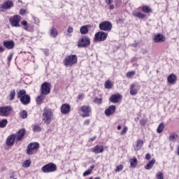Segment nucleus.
Segmentation results:
<instances>
[{
    "instance_id": "obj_1",
    "label": "nucleus",
    "mask_w": 179,
    "mask_h": 179,
    "mask_svg": "<svg viewBox=\"0 0 179 179\" xmlns=\"http://www.w3.org/2000/svg\"><path fill=\"white\" fill-rule=\"evenodd\" d=\"M78 62V56L76 55H69L65 57L63 60V65L66 68H71Z\"/></svg>"
},
{
    "instance_id": "obj_2",
    "label": "nucleus",
    "mask_w": 179,
    "mask_h": 179,
    "mask_svg": "<svg viewBox=\"0 0 179 179\" xmlns=\"http://www.w3.org/2000/svg\"><path fill=\"white\" fill-rule=\"evenodd\" d=\"M52 117H54V113H52V110L51 108H45L43 109V121L46 125H49V124L52 121Z\"/></svg>"
},
{
    "instance_id": "obj_3",
    "label": "nucleus",
    "mask_w": 179,
    "mask_h": 179,
    "mask_svg": "<svg viewBox=\"0 0 179 179\" xmlns=\"http://www.w3.org/2000/svg\"><path fill=\"white\" fill-rule=\"evenodd\" d=\"M17 98L20 99L22 104L24 106H27L30 104V96L26 95V90H22L17 92Z\"/></svg>"
},
{
    "instance_id": "obj_4",
    "label": "nucleus",
    "mask_w": 179,
    "mask_h": 179,
    "mask_svg": "<svg viewBox=\"0 0 179 179\" xmlns=\"http://www.w3.org/2000/svg\"><path fill=\"white\" fill-rule=\"evenodd\" d=\"M40 148V144L37 142L30 143L27 148V155L31 156L37 153V149Z\"/></svg>"
},
{
    "instance_id": "obj_5",
    "label": "nucleus",
    "mask_w": 179,
    "mask_h": 179,
    "mask_svg": "<svg viewBox=\"0 0 179 179\" xmlns=\"http://www.w3.org/2000/svg\"><path fill=\"white\" fill-rule=\"evenodd\" d=\"M41 171L45 173H55L57 171V165L52 162H50L42 166Z\"/></svg>"
},
{
    "instance_id": "obj_6",
    "label": "nucleus",
    "mask_w": 179,
    "mask_h": 179,
    "mask_svg": "<svg viewBox=\"0 0 179 179\" xmlns=\"http://www.w3.org/2000/svg\"><path fill=\"white\" fill-rule=\"evenodd\" d=\"M77 45L79 47V48H86V47H89V45H90V38L87 36L81 38L78 41Z\"/></svg>"
},
{
    "instance_id": "obj_7",
    "label": "nucleus",
    "mask_w": 179,
    "mask_h": 179,
    "mask_svg": "<svg viewBox=\"0 0 179 179\" xmlns=\"http://www.w3.org/2000/svg\"><path fill=\"white\" fill-rule=\"evenodd\" d=\"M51 93V83L45 82L41 85V94L47 96Z\"/></svg>"
},
{
    "instance_id": "obj_8",
    "label": "nucleus",
    "mask_w": 179,
    "mask_h": 179,
    "mask_svg": "<svg viewBox=\"0 0 179 179\" xmlns=\"http://www.w3.org/2000/svg\"><path fill=\"white\" fill-rule=\"evenodd\" d=\"M107 37H108V34L101 31L95 34L94 40V41H106Z\"/></svg>"
},
{
    "instance_id": "obj_9",
    "label": "nucleus",
    "mask_w": 179,
    "mask_h": 179,
    "mask_svg": "<svg viewBox=\"0 0 179 179\" xmlns=\"http://www.w3.org/2000/svg\"><path fill=\"white\" fill-rule=\"evenodd\" d=\"M99 27L102 31H111L113 24L109 21H103L99 24Z\"/></svg>"
},
{
    "instance_id": "obj_10",
    "label": "nucleus",
    "mask_w": 179,
    "mask_h": 179,
    "mask_svg": "<svg viewBox=\"0 0 179 179\" xmlns=\"http://www.w3.org/2000/svg\"><path fill=\"white\" fill-rule=\"evenodd\" d=\"M20 20H22L20 15H14L10 18L9 22L13 27H20Z\"/></svg>"
},
{
    "instance_id": "obj_11",
    "label": "nucleus",
    "mask_w": 179,
    "mask_h": 179,
    "mask_svg": "<svg viewBox=\"0 0 179 179\" xmlns=\"http://www.w3.org/2000/svg\"><path fill=\"white\" fill-rule=\"evenodd\" d=\"M10 111H12V106H10L0 107L1 117H9Z\"/></svg>"
},
{
    "instance_id": "obj_12",
    "label": "nucleus",
    "mask_w": 179,
    "mask_h": 179,
    "mask_svg": "<svg viewBox=\"0 0 179 179\" xmlns=\"http://www.w3.org/2000/svg\"><path fill=\"white\" fill-rule=\"evenodd\" d=\"M141 89V85L135 83H132L130 85V94L131 96H136L138 94V92Z\"/></svg>"
},
{
    "instance_id": "obj_13",
    "label": "nucleus",
    "mask_w": 179,
    "mask_h": 179,
    "mask_svg": "<svg viewBox=\"0 0 179 179\" xmlns=\"http://www.w3.org/2000/svg\"><path fill=\"white\" fill-rule=\"evenodd\" d=\"M15 135L16 142H20L24 138V135H26V129H21L16 134H13Z\"/></svg>"
},
{
    "instance_id": "obj_14",
    "label": "nucleus",
    "mask_w": 179,
    "mask_h": 179,
    "mask_svg": "<svg viewBox=\"0 0 179 179\" xmlns=\"http://www.w3.org/2000/svg\"><path fill=\"white\" fill-rule=\"evenodd\" d=\"M15 141L16 142V134H11L8 136L6 143L7 146H13L15 145Z\"/></svg>"
},
{
    "instance_id": "obj_15",
    "label": "nucleus",
    "mask_w": 179,
    "mask_h": 179,
    "mask_svg": "<svg viewBox=\"0 0 179 179\" xmlns=\"http://www.w3.org/2000/svg\"><path fill=\"white\" fill-rule=\"evenodd\" d=\"M80 110L82 111V113H83V114L82 115V117H89V113L92 111V108H90V106H82L80 108Z\"/></svg>"
},
{
    "instance_id": "obj_16",
    "label": "nucleus",
    "mask_w": 179,
    "mask_h": 179,
    "mask_svg": "<svg viewBox=\"0 0 179 179\" xmlns=\"http://www.w3.org/2000/svg\"><path fill=\"white\" fill-rule=\"evenodd\" d=\"M116 109H117V108H115V106H114V105L110 106L108 107V108L105 110V115L107 117H110V115H113V114H114V113H115Z\"/></svg>"
},
{
    "instance_id": "obj_17",
    "label": "nucleus",
    "mask_w": 179,
    "mask_h": 179,
    "mask_svg": "<svg viewBox=\"0 0 179 179\" xmlns=\"http://www.w3.org/2000/svg\"><path fill=\"white\" fill-rule=\"evenodd\" d=\"M167 82L169 85H176L177 82V76L174 73L170 74L167 78Z\"/></svg>"
},
{
    "instance_id": "obj_18",
    "label": "nucleus",
    "mask_w": 179,
    "mask_h": 179,
    "mask_svg": "<svg viewBox=\"0 0 179 179\" xmlns=\"http://www.w3.org/2000/svg\"><path fill=\"white\" fill-rule=\"evenodd\" d=\"M154 43H163L166 41V37L161 34H157L154 36Z\"/></svg>"
},
{
    "instance_id": "obj_19",
    "label": "nucleus",
    "mask_w": 179,
    "mask_h": 179,
    "mask_svg": "<svg viewBox=\"0 0 179 179\" xmlns=\"http://www.w3.org/2000/svg\"><path fill=\"white\" fill-rule=\"evenodd\" d=\"M71 111V106L68 103L62 104L61 106L62 114H68Z\"/></svg>"
},
{
    "instance_id": "obj_20",
    "label": "nucleus",
    "mask_w": 179,
    "mask_h": 179,
    "mask_svg": "<svg viewBox=\"0 0 179 179\" xmlns=\"http://www.w3.org/2000/svg\"><path fill=\"white\" fill-rule=\"evenodd\" d=\"M103 151H104V148L99 145L94 146L91 149V152L96 154L103 153Z\"/></svg>"
},
{
    "instance_id": "obj_21",
    "label": "nucleus",
    "mask_w": 179,
    "mask_h": 179,
    "mask_svg": "<svg viewBox=\"0 0 179 179\" xmlns=\"http://www.w3.org/2000/svg\"><path fill=\"white\" fill-rule=\"evenodd\" d=\"M121 97L122 96L120 94H113L110 97V101L111 103H117L118 101H120V100H121Z\"/></svg>"
},
{
    "instance_id": "obj_22",
    "label": "nucleus",
    "mask_w": 179,
    "mask_h": 179,
    "mask_svg": "<svg viewBox=\"0 0 179 179\" xmlns=\"http://www.w3.org/2000/svg\"><path fill=\"white\" fill-rule=\"evenodd\" d=\"M3 45L8 50H12L15 47V42L13 41H6L3 43Z\"/></svg>"
},
{
    "instance_id": "obj_23",
    "label": "nucleus",
    "mask_w": 179,
    "mask_h": 179,
    "mask_svg": "<svg viewBox=\"0 0 179 179\" xmlns=\"http://www.w3.org/2000/svg\"><path fill=\"white\" fill-rule=\"evenodd\" d=\"M11 8H13V2L10 0L5 1L1 6L2 9L8 10L10 9Z\"/></svg>"
},
{
    "instance_id": "obj_24",
    "label": "nucleus",
    "mask_w": 179,
    "mask_h": 179,
    "mask_svg": "<svg viewBox=\"0 0 179 179\" xmlns=\"http://www.w3.org/2000/svg\"><path fill=\"white\" fill-rule=\"evenodd\" d=\"M143 146V140H137L136 145L134 146V150L136 152H138V150H140V149H142V147Z\"/></svg>"
},
{
    "instance_id": "obj_25",
    "label": "nucleus",
    "mask_w": 179,
    "mask_h": 179,
    "mask_svg": "<svg viewBox=\"0 0 179 179\" xmlns=\"http://www.w3.org/2000/svg\"><path fill=\"white\" fill-rule=\"evenodd\" d=\"M130 162V167L131 169H135L138 164V159H136V157H133V158L129 159Z\"/></svg>"
},
{
    "instance_id": "obj_26",
    "label": "nucleus",
    "mask_w": 179,
    "mask_h": 179,
    "mask_svg": "<svg viewBox=\"0 0 179 179\" xmlns=\"http://www.w3.org/2000/svg\"><path fill=\"white\" fill-rule=\"evenodd\" d=\"M45 100V95L44 94H41L36 98V103L38 106L43 103Z\"/></svg>"
},
{
    "instance_id": "obj_27",
    "label": "nucleus",
    "mask_w": 179,
    "mask_h": 179,
    "mask_svg": "<svg viewBox=\"0 0 179 179\" xmlns=\"http://www.w3.org/2000/svg\"><path fill=\"white\" fill-rule=\"evenodd\" d=\"M155 163H156V159H152L150 162L147 164L145 166V170H150L155 166Z\"/></svg>"
},
{
    "instance_id": "obj_28",
    "label": "nucleus",
    "mask_w": 179,
    "mask_h": 179,
    "mask_svg": "<svg viewBox=\"0 0 179 179\" xmlns=\"http://www.w3.org/2000/svg\"><path fill=\"white\" fill-rule=\"evenodd\" d=\"M50 36L51 37H53V38H55V37H57V36H58V31L57 30V29H55V27H52L50 29Z\"/></svg>"
},
{
    "instance_id": "obj_29",
    "label": "nucleus",
    "mask_w": 179,
    "mask_h": 179,
    "mask_svg": "<svg viewBox=\"0 0 179 179\" xmlns=\"http://www.w3.org/2000/svg\"><path fill=\"white\" fill-rule=\"evenodd\" d=\"M94 165L91 166L87 171L83 173V177H86L87 176H90L92 174V171L93 169H94Z\"/></svg>"
},
{
    "instance_id": "obj_30",
    "label": "nucleus",
    "mask_w": 179,
    "mask_h": 179,
    "mask_svg": "<svg viewBox=\"0 0 179 179\" xmlns=\"http://www.w3.org/2000/svg\"><path fill=\"white\" fill-rule=\"evenodd\" d=\"M105 2L106 4H108V6H109V9L110 10H113L115 8L114 4H113L114 0H105Z\"/></svg>"
},
{
    "instance_id": "obj_31",
    "label": "nucleus",
    "mask_w": 179,
    "mask_h": 179,
    "mask_svg": "<svg viewBox=\"0 0 179 179\" xmlns=\"http://www.w3.org/2000/svg\"><path fill=\"white\" fill-rule=\"evenodd\" d=\"M134 16H136V17H139L140 19H145V14L138 12V11H134L133 12Z\"/></svg>"
},
{
    "instance_id": "obj_32",
    "label": "nucleus",
    "mask_w": 179,
    "mask_h": 179,
    "mask_svg": "<svg viewBox=\"0 0 179 179\" xmlns=\"http://www.w3.org/2000/svg\"><path fill=\"white\" fill-rule=\"evenodd\" d=\"M80 32L81 34H87L89 33V29L87 26H82L80 29Z\"/></svg>"
},
{
    "instance_id": "obj_33",
    "label": "nucleus",
    "mask_w": 179,
    "mask_h": 179,
    "mask_svg": "<svg viewBox=\"0 0 179 179\" xmlns=\"http://www.w3.org/2000/svg\"><path fill=\"white\" fill-rule=\"evenodd\" d=\"M15 97H16V91L13 90L10 93L8 100H10V101H13V100H15Z\"/></svg>"
},
{
    "instance_id": "obj_34",
    "label": "nucleus",
    "mask_w": 179,
    "mask_h": 179,
    "mask_svg": "<svg viewBox=\"0 0 179 179\" xmlns=\"http://www.w3.org/2000/svg\"><path fill=\"white\" fill-rule=\"evenodd\" d=\"M163 129H164V124L160 123L157 129V134H162V132H163Z\"/></svg>"
},
{
    "instance_id": "obj_35",
    "label": "nucleus",
    "mask_w": 179,
    "mask_h": 179,
    "mask_svg": "<svg viewBox=\"0 0 179 179\" xmlns=\"http://www.w3.org/2000/svg\"><path fill=\"white\" fill-rule=\"evenodd\" d=\"M32 131L34 132H41V127L37 124H34L32 126Z\"/></svg>"
},
{
    "instance_id": "obj_36",
    "label": "nucleus",
    "mask_w": 179,
    "mask_h": 179,
    "mask_svg": "<svg viewBox=\"0 0 179 179\" xmlns=\"http://www.w3.org/2000/svg\"><path fill=\"white\" fill-rule=\"evenodd\" d=\"M142 12H144V13H150V12H152V9H150L148 6H143L142 7Z\"/></svg>"
},
{
    "instance_id": "obj_37",
    "label": "nucleus",
    "mask_w": 179,
    "mask_h": 179,
    "mask_svg": "<svg viewBox=\"0 0 179 179\" xmlns=\"http://www.w3.org/2000/svg\"><path fill=\"white\" fill-rule=\"evenodd\" d=\"M8 125V120L3 119L0 121V128H5Z\"/></svg>"
},
{
    "instance_id": "obj_38",
    "label": "nucleus",
    "mask_w": 179,
    "mask_h": 179,
    "mask_svg": "<svg viewBox=\"0 0 179 179\" xmlns=\"http://www.w3.org/2000/svg\"><path fill=\"white\" fill-rule=\"evenodd\" d=\"M113 87V83H111V81L107 80L105 83V88L106 89H111Z\"/></svg>"
},
{
    "instance_id": "obj_39",
    "label": "nucleus",
    "mask_w": 179,
    "mask_h": 179,
    "mask_svg": "<svg viewBox=\"0 0 179 179\" xmlns=\"http://www.w3.org/2000/svg\"><path fill=\"white\" fill-rule=\"evenodd\" d=\"M20 115L21 117V118H22L23 120H24L27 117V111L26 110H22L20 113Z\"/></svg>"
},
{
    "instance_id": "obj_40",
    "label": "nucleus",
    "mask_w": 179,
    "mask_h": 179,
    "mask_svg": "<svg viewBox=\"0 0 179 179\" xmlns=\"http://www.w3.org/2000/svg\"><path fill=\"white\" fill-rule=\"evenodd\" d=\"M31 164V161L30 160H26L24 162L22 166L25 168L27 169V167H30V165Z\"/></svg>"
},
{
    "instance_id": "obj_41",
    "label": "nucleus",
    "mask_w": 179,
    "mask_h": 179,
    "mask_svg": "<svg viewBox=\"0 0 179 179\" xmlns=\"http://www.w3.org/2000/svg\"><path fill=\"white\" fill-rule=\"evenodd\" d=\"M156 178L157 179H164V176H163V173L161 171H159L157 174H156Z\"/></svg>"
},
{
    "instance_id": "obj_42",
    "label": "nucleus",
    "mask_w": 179,
    "mask_h": 179,
    "mask_svg": "<svg viewBox=\"0 0 179 179\" xmlns=\"http://www.w3.org/2000/svg\"><path fill=\"white\" fill-rule=\"evenodd\" d=\"M176 139H177V135L171 134V136H169V141H171V142H174Z\"/></svg>"
},
{
    "instance_id": "obj_43",
    "label": "nucleus",
    "mask_w": 179,
    "mask_h": 179,
    "mask_svg": "<svg viewBox=\"0 0 179 179\" xmlns=\"http://www.w3.org/2000/svg\"><path fill=\"white\" fill-rule=\"evenodd\" d=\"M134 75H135V71L127 72L126 76L127 78H131V76H134Z\"/></svg>"
},
{
    "instance_id": "obj_44",
    "label": "nucleus",
    "mask_w": 179,
    "mask_h": 179,
    "mask_svg": "<svg viewBox=\"0 0 179 179\" xmlns=\"http://www.w3.org/2000/svg\"><path fill=\"white\" fill-rule=\"evenodd\" d=\"M127 132H128V127H124V129H122V131L120 132V135H125V134H127Z\"/></svg>"
},
{
    "instance_id": "obj_45",
    "label": "nucleus",
    "mask_w": 179,
    "mask_h": 179,
    "mask_svg": "<svg viewBox=\"0 0 179 179\" xmlns=\"http://www.w3.org/2000/svg\"><path fill=\"white\" fill-rule=\"evenodd\" d=\"M101 101H103V99L101 98H95L94 103L96 104H101Z\"/></svg>"
},
{
    "instance_id": "obj_46",
    "label": "nucleus",
    "mask_w": 179,
    "mask_h": 179,
    "mask_svg": "<svg viewBox=\"0 0 179 179\" xmlns=\"http://www.w3.org/2000/svg\"><path fill=\"white\" fill-rule=\"evenodd\" d=\"M123 169L124 166L122 164H120L116 167V171H122Z\"/></svg>"
},
{
    "instance_id": "obj_47",
    "label": "nucleus",
    "mask_w": 179,
    "mask_h": 179,
    "mask_svg": "<svg viewBox=\"0 0 179 179\" xmlns=\"http://www.w3.org/2000/svg\"><path fill=\"white\" fill-rule=\"evenodd\" d=\"M13 57V53H10L8 57V59H7V61L8 62V64L10 63V61H12V58Z\"/></svg>"
},
{
    "instance_id": "obj_48",
    "label": "nucleus",
    "mask_w": 179,
    "mask_h": 179,
    "mask_svg": "<svg viewBox=\"0 0 179 179\" xmlns=\"http://www.w3.org/2000/svg\"><path fill=\"white\" fill-rule=\"evenodd\" d=\"M35 24H38L40 23V20L38 17H33Z\"/></svg>"
},
{
    "instance_id": "obj_49",
    "label": "nucleus",
    "mask_w": 179,
    "mask_h": 179,
    "mask_svg": "<svg viewBox=\"0 0 179 179\" xmlns=\"http://www.w3.org/2000/svg\"><path fill=\"white\" fill-rule=\"evenodd\" d=\"M20 15H26V9H24V8L20 9Z\"/></svg>"
},
{
    "instance_id": "obj_50",
    "label": "nucleus",
    "mask_w": 179,
    "mask_h": 179,
    "mask_svg": "<svg viewBox=\"0 0 179 179\" xmlns=\"http://www.w3.org/2000/svg\"><path fill=\"white\" fill-rule=\"evenodd\" d=\"M67 32H69V33H70V34H71V33H73V27L69 26V27H68Z\"/></svg>"
},
{
    "instance_id": "obj_51",
    "label": "nucleus",
    "mask_w": 179,
    "mask_h": 179,
    "mask_svg": "<svg viewBox=\"0 0 179 179\" xmlns=\"http://www.w3.org/2000/svg\"><path fill=\"white\" fill-rule=\"evenodd\" d=\"M141 52L143 54V55H146V54H148V49H142Z\"/></svg>"
},
{
    "instance_id": "obj_52",
    "label": "nucleus",
    "mask_w": 179,
    "mask_h": 179,
    "mask_svg": "<svg viewBox=\"0 0 179 179\" xmlns=\"http://www.w3.org/2000/svg\"><path fill=\"white\" fill-rule=\"evenodd\" d=\"M24 29L27 31H30V30H31V29L30 28V26L29 25H26Z\"/></svg>"
},
{
    "instance_id": "obj_53",
    "label": "nucleus",
    "mask_w": 179,
    "mask_h": 179,
    "mask_svg": "<svg viewBox=\"0 0 179 179\" xmlns=\"http://www.w3.org/2000/svg\"><path fill=\"white\" fill-rule=\"evenodd\" d=\"M140 124L141 125H142L143 127H145V125H146V122L145 121V120H141L140 121Z\"/></svg>"
},
{
    "instance_id": "obj_54",
    "label": "nucleus",
    "mask_w": 179,
    "mask_h": 179,
    "mask_svg": "<svg viewBox=\"0 0 179 179\" xmlns=\"http://www.w3.org/2000/svg\"><path fill=\"white\" fill-rule=\"evenodd\" d=\"M78 100H83V99H85V95L84 94H80V95H78Z\"/></svg>"
},
{
    "instance_id": "obj_55",
    "label": "nucleus",
    "mask_w": 179,
    "mask_h": 179,
    "mask_svg": "<svg viewBox=\"0 0 179 179\" xmlns=\"http://www.w3.org/2000/svg\"><path fill=\"white\" fill-rule=\"evenodd\" d=\"M21 24H22V26H24V27L27 26V21H26V20L22 21V22H21Z\"/></svg>"
},
{
    "instance_id": "obj_56",
    "label": "nucleus",
    "mask_w": 179,
    "mask_h": 179,
    "mask_svg": "<svg viewBox=\"0 0 179 179\" xmlns=\"http://www.w3.org/2000/svg\"><path fill=\"white\" fill-rule=\"evenodd\" d=\"M150 158H151L150 154L148 153V154L145 155V159H146V160H150Z\"/></svg>"
},
{
    "instance_id": "obj_57",
    "label": "nucleus",
    "mask_w": 179,
    "mask_h": 179,
    "mask_svg": "<svg viewBox=\"0 0 179 179\" xmlns=\"http://www.w3.org/2000/svg\"><path fill=\"white\" fill-rule=\"evenodd\" d=\"M97 138V136H94L93 138H90L89 142H93L94 141H96Z\"/></svg>"
},
{
    "instance_id": "obj_58",
    "label": "nucleus",
    "mask_w": 179,
    "mask_h": 179,
    "mask_svg": "<svg viewBox=\"0 0 179 179\" xmlns=\"http://www.w3.org/2000/svg\"><path fill=\"white\" fill-rule=\"evenodd\" d=\"M90 123V120H86L84 122V125H89Z\"/></svg>"
},
{
    "instance_id": "obj_59",
    "label": "nucleus",
    "mask_w": 179,
    "mask_h": 179,
    "mask_svg": "<svg viewBox=\"0 0 179 179\" xmlns=\"http://www.w3.org/2000/svg\"><path fill=\"white\" fill-rule=\"evenodd\" d=\"M3 51H5V48L0 46V52H3Z\"/></svg>"
},
{
    "instance_id": "obj_60",
    "label": "nucleus",
    "mask_w": 179,
    "mask_h": 179,
    "mask_svg": "<svg viewBox=\"0 0 179 179\" xmlns=\"http://www.w3.org/2000/svg\"><path fill=\"white\" fill-rule=\"evenodd\" d=\"M15 171L12 172L10 176V178H13V177H15Z\"/></svg>"
},
{
    "instance_id": "obj_61",
    "label": "nucleus",
    "mask_w": 179,
    "mask_h": 179,
    "mask_svg": "<svg viewBox=\"0 0 179 179\" xmlns=\"http://www.w3.org/2000/svg\"><path fill=\"white\" fill-rule=\"evenodd\" d=\"M45 55H47V57H48V55H50V52H48V50H45Z\"/></svg>"
},
{
    "instance_id": "obj_62",
    "label": "nucleus",
    "mask_w": 179,
    "mask_h": 179,
    "mask_svg": "<svg viewBox=\"0 0 179 179\" xmlns=\"http://www.w3.org/2000/svg\"><path fill=\"white\" fill-rule=\"evenodd\" d=\"M121 128H122V127H121V125H118V126H117V130H118V131H120V130L121 129Z\"/></svg>"
},
{
    "instance_id": "obj_63",
    "label": "nucleus",
    "mask_w": 179,
    "mask_h": 179,
    "mask_svg": "<svg viewBox=\"0 0 179 179\" xmlns=\"http://www.w3.org/2000/svg\"><path fill=\"white\" fill-rule=\"evenodd\" d=\"M119 22H120V23H124V20H122V19H120V20H119Z\"/></svg>"
},
{
    "instance_id": "obj_64",
    "label": "nucleus",
    "mask_w": 179,
    "mask_h": 179,
    "mask_svg": "<svg viewBox=\"0 0 179 179\" xmlns=\"http://www.w3.org/2000/svg\"><path fill=\"white\" fill-rule=\"evenodd\" d=\"M89 179H93V178L91 177V178H90Z\"/></svg>"
}]
</instances>
